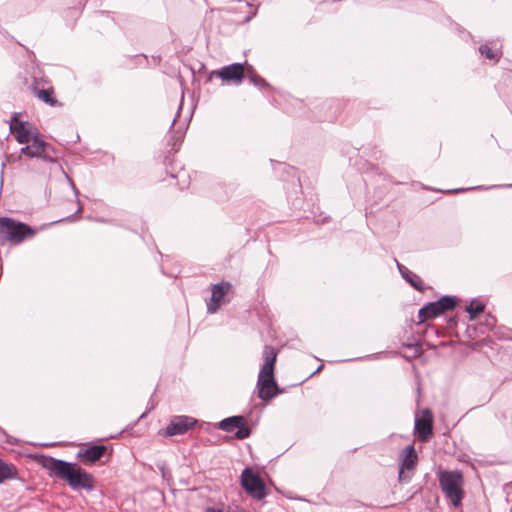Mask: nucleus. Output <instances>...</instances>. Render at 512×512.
<instances>
[{"label":"nucleus","instance_id":"9b49d317","mask_svg":"<svg viewBox=\"0 0 512 512\" xmlns=\"http://www.w3.org/2000/svg\"><path fill=\"white\" fill-rule=\"evenodd\" d=\"M219 428L229 433H235L238 439H245L250 435V430L245 426V419L242 416H232L223 419Z\"/></svg>","mask_w":512,"mask_h":512},{"label":"nucleus","instance_id":"2eb2a0df","mask_svg":"<svg viewBox=\"0 0 512 512\" xmlns=\"http://www.w3.org/2000/svg\"><path fill=\"white\" fill-rule=\"evenodd\" d=\"M106 447L103 445H94L86 448L83 452L79 453L86 462L93 463L99 460L105 453Z\"/></svg>","mask_w":512,"mask_h":512},{"label":"nucleus","instance_id":"b1692460","mask_svg":"<svg viewBox=\"0 0 512 512\" xmlns=\"http://www.w3.org/2000/svg\"><path fill=\"white\" fill-rule=\"evenodd\" d=\"M480 187H475L474 189H479ZM473 188H459L454 190H448L447 193H456V192H462L466 190H472Z\"/></svg>","mask_w":512,"mask_h":512},{"label":"nucleus","instance_id":"4468645a","mask_svg":"<svg viewBox=\"0 0 512 512\" xmlns=\"http://www.w3.org/2000/svg\"><path fill=\"white\" fill-rule=\"evenodd\" d=\"M415 430L422 441H426L432 435V414L429 410H425L422 417L415 420Z\"/></svg>","mask_w":512,"mask_h":512},{"label":"nucleus","instance_id":"39448f33","mask_svg":"<svg viewBox=\"0 0 512 512\" xmlns=\"http://www.w3.org/2000/svg\"><path fill=\"white\" fill-rule=\"evenodd\" d=\"M456 306V299L451 296H443L437 301L430 302L419 310V322L435 318L447 310H451Z\"/></svg>","mask_w":512,"mask_h":512},{"label":"nucleus","instance_id":"20e7f679","mask_svg":"<svg viewBox=\"0 0 512 512\" xmlns=\"http://www.w3.org/2000/svg\"><path fill=\"white\" fill-rule=\"evenodd\" d=\"M35 231L28 225L11 218H0V237L12 243L19 244L29 237H33Z\"/></svg>","mask_w":512,"mask_h":512},{"label":"nucleus","instance_id":"ddd939ff","mask_svg":"<svg viewBox=\"0 0 512 512\" xmlns=\"http://www.w3.org/2000/svg\"><path fill=\"white\" fill-rule=\"evenodd\" d=\"M231 285L229 282H221L212 286V295L210 301L207 303L208 313H215L224 298V296L230 290Z\"/></svg>","mask_w":512,"mask_h":512},{"label":"nucleus","instance_id":"f8f14e48","mask_svg":"<svg viewBox=\"0 0 512 512\" xmlns=\"http://www.w3.org/2000/svg\"><path fill=\"white\" fill-rule=\"evenodd\" d=\"M196 420L189 416H175L166 427V436H176L186 433L196 424Z\"/></svg>","mask_w":512,"mask_h":512},{"label":"nucleus","instance_id":"1a4fd4ad","mask_svg":"<svg viewBox=\"0 0 512 512\" xmlns=\"http://www.w3.org/2000/svg\"><path fill=\"white\" fill-rule=\"evenodd\" d=\"M10 130L19 144L25 145L39 133L38 129L28 121H22L17 116L10 121Z\"/></svg>","mask_w":512,"mask_h":512},{"label":"nucleus","instance_id":"0eeeda50","mask_svg":"<svg viewBox=\"0 0 512 512\" xmlns=\"http://www.w3.org/2000/svg\"><path fill=\"white\" fill-rule=\"evenodd\" d=\"M246 74V66L241 63H233L222 67L220 70H214L209 78L218 77L227 84L239 85L242 83Z\"/></svg>","mask_w":512,"mask_h":512},{"label":"nucleus","instance_id":"dca6fc26","mask_svg":"<svg viewBox=\"0 0 512 512\" xmlns=\"http://www.w3.org/2000/svg\"><path fill=\"white\" fill-rule=\"evenodd\" d=\"M17 477V469L14 465L0 459V483Z\"/></svg>","mask_w":512,"mask_h":512},{"label":"nucleus","instance_id":"412c9836","mask_svg":"<svg viewBox=\"0 0 512 512\" xmlns=\"http://www.w3.org/2000/svg\"><path fill=\"white\" fill-rule=\"evenodd\" d=\"M407 282L411 284L415 289L422 291L423 290V282L421 278L410 271V275H408V279H405Z\"/></svg>","mask_w":512,"mask_h":512},{"label":"nucleus","instance_id":"9d476101","mask_svg":"<svg viewBox=\"0 0 512 512\" xmlns=\"http://www.w3.org/2000/svg\"><path fill=\"white\" fill-rule=\"evenodd\" d=\"M400 469L398 477L400 481H409L416 468L418 455L415 451L414 446H406L400 453Z\"/></svg>","mask_w":512,"mask_h":512},{"label":"nucleus","instance_id":"423d86ee","mask_svg":"<svg viewBox=\"0 0 512 512\" xmlns=\"http://www.w3.org/2000/svg\"><path fill=\"white\" fill-rule=\"evenodd\" d=\"M49 145L44 141L40 132L30 141L25 144L21 149V155L29 158H42L43 160L57 164L56 160L48 153Z\"/></svg>","mask_w":512,"mask_h":512},{"label":"nucleus","instance_id":"6e6552de","mask_svg":"<svg viewBox=\"0 0 512 512\" xmlns=\"http://www.w3.org/2000/svg\"><path fill=\"white\" fill-rule=\"evenodd\" d=\"M242 487L254 498L263 499L266 489L263 481L251 468H245L241 474Z\"/></svg>","mask_w":512,"mask_h":512},{"label":"nucleus","instance_id":"a878e982","mask_svg":"<svg viewBox=\"0 0 512 512\" xmlns=\"http://www.w3.org/2000/svg\"><path fill=\"white\" fill-rule=\"evenodd\" d=\"M81 210H82V207H81V206H79V208H78V210H77V213L81 212Z\"/></svg>","mask_w":512,"mask_h":512},{"label":"nucleus","instance_id":"5701e85b","mask_svg":"<svg viewBox=\"0 0 512 512\" xmlns=\"http://www.w3.org/2000/svg\"><path fill=\"white\" fill-rule=\"evenodd\" d=\"M395 262H396L397 268H398L401 276L404 279H408V275H410V270L407 267H405L404 265H402L401 263H399L396 259H395Z\"/></svg>","mask_w":512,"mask_h":512},{"label":"nucleus","instance_id":"4be33fe9","mask_svg":"<svg viewBox=\"0 0 512 512\" xmlns=\"http://www.w3.org/2000/svg\"><path fill=\"white\" fill-rule=\"evenodd\" d=\"M395 262H396L397 268H398L401 276L404 279H408V275H410V270L407 267H405L404 265H402L401 263H399L396 259H395Z\"/></svg>","mask_w":512,"mask_h":512},{"label":"nucleus","instance_id":"f257e3e1","mask_svg":"<svg viewBox=\"0 0 512 512\" xmlns=\"http://www.w3.org/2000/svg\"><path fill=\"white\" fill-rule=\"evenodd\" d=\"M40 463L48 470L50 476L67 481L75 490H91L94 487L92 476L75 463L50 456H42Z\"/></svg>","mask_w":512,"mask_h":512},{"label":"nucleus","instance_id":"f03ea898","mask_svg":"<svg viewBox=\"0 0 512 512\" xmlns=\"http://www.w3.org/2000/svg\"><path fill=\"white\" fill-rule=\"evenodd\" d=\"M262 356L264 363L258 375V396L264 401H269L279 393L277 383L274 379V367L277 353L273 347L265 346Z\"/></svg>","mask_w":512,"mask_h":512},{"label":"nucleus","instance_id":"393cba45","mask_svg":"<svg viewBox=\"0 0 512 512\" xmlns=\"http://www.w3.org/2000/svg\"><path fill=\"white\" fill-rule=\"evenodd\" d=\"M208 512H222V511H220V510H215V509H210V510H208Z\"/></svg>","mask_w":512,"mask_h":512},{"label":"nucleus","instance_id":"a211bd4d","mask_svg":"<svg viewBox=\"0 0 512 512\" xmlns=\"http://www.w3.org/2000/svg\"><path fill=\"white\" fill-rule=\"evenodd\" d=\"M36 96L42 100L43 102L49 104L50 106H54L56 104V100L52 97V91L47 89H40L36 91Z\"/></svg>","mask_w":512,"mask_h":512},{"label":"nucleus","instance_id":"aec40b11","mask_svg":"<svg viewBox=\"0 0 512 512\" xmlns=\"http://www.w3.org/2000/svg\"><path fill=\"white\" fill-rule=\"evenodd\" d=\"M479 51L482 55L490 60H498L501 54L499 50H493L488 45L480 46Z\"/></svg>","mask_w":512,"mask_h":512},{"label":"nucleus","instance_id":"6ab92c4d","mask_svg":"<svg viewBox=\"0 0 512 512\" xmlns=\"http://www.w3.org/2000/svg\"><path fill=\"white\" fill-rule=\"evenodd\" d=\"M484 304L477 301H472L469 306H467L466 311L470 315V319H474L478 314L482 313L484 311Z\"/></svg>","mask_w":512,"mask_h":512},{"label":"nucleus","instance_id":"7ed1b4c3","mask_svg":"<svg viewBox=\"0 0 512 512\" xmlns=\"http://www.w3.org/2000/svg\"><path fill=\"white\" fill-rule=\"evenodd\" d=\"M439 484L454 507H458L464 497V478L460 471H441L439 473Z\"/></svg>","mask_w":512,"mask_h":512},{"label":"nucleus","instance_id":"f3484780","mask_svg":"<svg viewBox=\"0 0 512 512\" xmlns=\"http://www.w3.org/2000/svg\"><path fill=\"white\" fill-rule=\"evenodd\" d=\"M246 74L248 75V78H249L250 82L252 84H254L255 86H257V87L267 86L266 81L263 78H261L260 76L256 75L253 72L252 66H247L246 67Z\"/></svg>","mask_w":512,"mask_h":512}]
</instances>
